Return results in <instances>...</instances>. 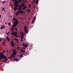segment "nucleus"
<instances>
[{
    "label": "nucleus",
    "mask_w": 73,
    "mask_h": 73,
    "mask_svg": "<svg viewBox=\"0 0 73 73\" xmlns=\"http://www.w3.org/2000/svg\"><path fill=\"white\" fill-rule=\"evenodd\" d=\"M1 15H0V18H1Z\"/></svg>",
    "instance_id": "49530a36"
},
{
    "label": "nucleus",
    "mask_w": 73,
    "mask_h": 73,
    "mask_svg": "<svg viewBox=\"0 0 73 73\" xmlns=\"http://www.w3.org/2000/svg\"><path fill=\"white\" fill-rule=\"evenodd\" d=\"M25 32L26 33H28V29H26V30H25Z\"/></svg>",
    "instance_id": "4468645a"
},
{
    "label": "nucleus",
    "mask_w": 73,
    "mask_h": 73,
    "mask_svg": "<svg viewBox=\"0 0 73 73\" xmlns=\"http://www.w3.org/2000/svg\"><path fill=\"white\" fill-rule=\"evenodd\" d=\"M7 40H8V41H10V39H9V38H8Z\"/></svg>",
    "instance_id": "cd10ccee"
},
{
    "label": "nucleus",
    "mask_w": 73,
    "mask_h": 73,
    "mask_svg": "<svg viewBox=\"0 0 73 73\" xmlns=\"http://www.w3.org/2000/svg\"><path fill=\"white\" fill-rule=\"evenodd\" d=\"M20 5L21 6V7H24L25 6L24 3H22V4Z\"/></svg>",
    "instance_id": "f8f14e48"
},
{
    "label": "nucleus",
    "mask_w": 73,
    "mask_h": 73,
    "mask_svg": "<svg viewBox=\"0 0 73 73\" xmlns=\"http://www.w3.org/2000/svg\"><path fill=\"white\" fill-rule=\"evenodd\" d=\"M33 2L34 3H35V0H33Z\"/></svg>",
    "instance_id": "ea45409f"
},
{
    "label": "nucleus",
    "mask_w": 73,
    "mask_h": 73,
    "mask_svg": "<svg viewBox=\"0 0 73 73\" xmlns=\"http://www.w3.org/2000/svg\"><path fill=\"white\" fill-rule=\"evenodd\" d=\"M20 1L19 0L18 1H17V0L13 3V4H15V5H18V4H19V3H20Z\"/></svg>",
    "instance_id": "39448f33"
},
{
    "label": "nucleus",
    "mask_w": 73,
    "mask_h": 73,
    "mask_svg": "<svg viewBox=\"0 0 73 73\" xmlns=\"http://www.w3.org/2000/svg\"><path fill=\"white\" fill-rule=\"evenodd\" d=\"M11 32H13V31L12 30V29H11Z\"/></svg>",
    "instance_id": "f704fd0d"
},
{
    "label": "nucleus",
    "mask_w": 73,
    "mask_h": 73,
    "mask_svg": "<svg viewBox=\"0 0 73 73\" xmlns=\"http://www.w3.org/2000/svg\"><path fill=\"white\" fill-rule=\"evenodd\" d=\"M20 1V2H21V1H22V0H19Z\"/></svg>",
    "instance_id": "a19ab883"
},
{
    "label": "nucleus",
    "mask_w": 73,
    "mask_h": 73,
    "mask_svg": "<svg viewBox=\"0 0 73 73\" xmlns=\"http://www.w3.org/2000/svg\"><path fill=\"white\" fill-rule=\"evenodd\" d=\"M36 16H35L33 18V21L34 20H36Z\"/></svg>",
    "instance_id": "412c9836"
},
{
    "label": "nucleus",
    "mask_w": 73,
    "mask_h": 73,
    "mask_svg": "<svg viewBox=\"0 0 73 73\" xmlns=\"http://www.w3.org/2000/svg\"><path fill=\"white\" fill-rule=\"evenodd\" d=\"M19 7L18 9V11H21L22 10V7L21 6H20V5H18Z\"/></svg>",
    "instance_id": "423d86ee"
},
{
    "label": "nucleus",
    "mask_w": 73,
    "mask_h": 73,
    "mask_svg": "<svg viewBox=\"0 0 73 73\" xmlns=\"http://www.w3.org/2000/svg\"><path fill=\"white\" fill-rule=\"evenodd\" d=\"M23 46H24L26 48H27V46H28V44L26 43L25 44V43H23Z\"/></svg>",
    "instance_id": "1a4fd4ad"
},
{
    "label": "nucleus",
    "mask_w": 73,
    "mask_h": 73,
    "mask_svg": "<svg viewBox=\"0 0 73 73\" xmlns=\"http://www.w3.org/2000/svg\"><path fill=\"white\" fill-rule=\"evenodd\" d=\"M21 36H22V37L23 38V37H24V34H22Z\"/></svg>",
    "instance_id": "5701e85b"
},
{
    "label": "nucleus",
    "mask_w": 73,
    "mask_h": 73,
    "mask_svg": "<svg viewBox=\"0 0 73 73\" xmlns=\"http://www.w3.org/2000/svg\"><path fill=\"white\" fill-rule=\"evenodd\" d=\"M27 11L29 12H31V10L30 9H28Z\"/></svg>",
    "instance_id": "b1692460"
},
{
    "label": "nucleus",
    "mask_w": 73,
    "mask_h": 73,
    "mask_svg": "<svg viewBox=\"0 0 73 73\" xmlns=\"http://www.w3.org/2000/svg\"><path fill=\"white\" fill-rule=\"evenodd\" d=\"M16 31H18V30L17 29L16 30Z\"/></svg>",
    "instance_id": "09e8293b"
},
{
    "label": "nucleus",
    "mask_w": 73,
    "mask_h": 73,
    "mask_svg": "<svg viewBox=\"0 0 73 73\" xmlns=\"http://www.w3.org/2000/svg\"><path fill=\"white\" fill-rule=\"evenodd\" d=\"M23 32H21V35H23Z\"/></svg>",
    "instance_id": "2f4dec72"
},
{
    "label": "nucleus",
    "mask_w": 73,
    "mask_h": 73,
    "mask_svg": "<svg viewBox=\"0 0 73 73\" xmlns=\"http://www.w3.org/2000/svg\"><path fill=\"white\" fill-rule=\"evenodd\" d=\"M8 25H9V26H10V25H11V23L10 22H8Z\"/></svg>",
    "instance_id": "a211bd4d"
},
{
    "label": "nucleus",
    "mask_w": 73,
    "mask_h": 73,
    "mask_svg": "<svg viewBox=\"0 0 73 73\" xmlns=\"http://www.w3.org/2000/svg\"><path fill=\"white\" fill-rule=\"evenodd\" d=\"M21 51L22 53H24L25 52V51H24L23 50H21Z\"/></svg>",
    "instance_id": "2eb2a0df"
},
{
    "label": "nucleus",
    "mask_w": 73,
    "mask_h": 73,
    "mask_svg": "<svg viewBox=\"0 0 73 73\" xmlns=\"http://www.w3.org/2000/svg\"><path fill=\"white\" fill-rule=\"evenodd\" d=\"M5 59V60H3V62H5L7 61V56H5L3 52L0 53V60Z\"/></svg>",
    "instance_id": "f257e3e1"
},
{
    "label": "nucleus",
    "mask_w": 73,
    "mask_h": 73,
    "mask_svg": "<svg viewBox=\"0 0 73 73\" xmlns=\"http://www.w3.org/2000/svg\"><path fill=\"white\" fill-rule=\"evenodd\" d=\"M4 28H5V26L4 25L2 26L0 28L1 29H4Z\"/></svg>",
    "instance_id": "9b49d317"
},
{
    "label": "nucleus",
    "mask_w": 73,
    "mask_h": 73,
    "mask_svg": "<svg viewBox=\"0 0 73 73\" xmlns=\"http://www.w3.org/2000/svg\"><path fill=\"white\" fill-rule=\"evenodd\" d=\"M8 38H9V37L8 36H7L6 37V39H7H7H8Z\"/></svg>",
    "instance_id": "7c9ffc66"
},
{
    "label": "nucleus",
    "mask_w": 73,
    "mask_h": 73,
    "mask_svg": "<svg viewBox=\"0 0 73 73\" xmlns=\"http://www.w3.org/2000/svg\"><path fill=\"white\" fill-rule=\"evenodd\" d=\"M5 24H7V23L5 22Z\"/></svg>",
    "instance_id": "de8ad7c7"
},
{
    "label": "nucleus",
    "mask_w": 73,
    "mask_h": 73,
    "mask_svg": "<svg viewBox=\"0 0 73 73\" xmlns=\"http://www.w3.org/2000/svg\"><path fill=\"white\" fill-rule=\"evenodd\" d=\"M6 34H7V35H9V34L8 33H6Z\"/></svg>",
    "instance_id": "c9c22d12"
},
{
    "label": "nucleus",
    "mask_w": 73,
    "mask_h": 73,
    "mask_svg": "<svg viewBox=\"0 0 73 73\" xmlns=\"http://www.w3.org/2000/svg\"><path fill=\"white\" fill-rule=\"evenodd\" d=\"M5 1H3V2H2V3L3 4H4V3H5Z\"/></svg>",
    "instance_id": "473e14b6"
},
{
    "label": "nucleus",
    "mask_w": 73,
    "mask_h": 73,
    "mask_svg": "<svg viewBox=\"0 0 73 73\" xmlns=\"http://www.w3.org/2000/svg\"><path fill=\"white\" fill-rule=\"evenodd\" d=\"M27 8V6H26V5L24 6V7L23 8V10H25V9H26Z\"/></svg>",
    "instance_id": "ddd939ff"
},
{
    "label": "nucleus",
    "mask_w": 73,
    "mask_h": 73,
    "mask_svg": "<svg viewBox=\"0 0 73 73\" xmlns=\"http://www.w3.org/2000/svg\"><path fill=\"white\" fill-rule=\"evenodd\" d=\"M3 44H5V43L4 42H2Z\"/></svg>",
    "instance_id": "4c0bfd02"
},
{
    "label": "nucleus",
    "mask_w": 73,
    "mask_h": 73,
    "mask_svg": "<svg viewBox=\"0 0 73 73\" xmlns=\"http://www.w3.org/2000/svg\"><path fill=\"white\" fill-rule=\"evenodd\" d=\"M8 33H9V34L11 33V32H8Z\"/></svg>",
    "instance_id": "37998d69"
},
{
    "label": "nucleus",
    "mask_w": 73,
    "mask_h": 73,
    "mask_svg": "<svg viewBox=\"0 0 73 73\" xmlns=\"http://www.w3.org/2000/svg\"><path fill=\"white\" fill-rule=\"evenodd\" d=\"M5 9V7L3 8L2 9V10L1 11H3V10H4V9Z\"/></svg>",
    "instance_id": "393cba45"
},
{
    "label": "nucleus",
    "mask_w": 73,
    "mask_h": 73,
    "mask_svg": "<svg viewBox=\"0 0 73 73\" xmlns=\"http://www.w3.org/2000/svg\"><path fill=\"white\" fill-rule=\"evenodd\" d=\"M14 40H16V41H18V39L17 38H15L14 39Z\"/></svg>",
    "instance_id": "c756f323"
},
{
    "label": "nucleus",
    "mask_w": 73,
    "mask_h": 73,
    "mask_svg": "<svg viewBox=\"0 0 73 73\" xmlns=\"http://www.w3.org/2000/svg\"><path fill=\"white\" fill-rule=\"evenodd\" d=\"M21 40L22 41H23V38H21Z\"/></svg>",
    "instance_id": "e433bc0d"
},
{
    "label": "nucleus",
    "mask_w": 73,
    "mask_h": 73,
    "mask_svg": "<svg viewBox=\"0 0 73 73\" xmlns=\"http://www.w3.org/2000/svg\"><path fill=\"white\" fill-rule=\"evenodd\" d=\"M3 41H4L5 42H6V39H3Z\"/></svg>",
    "instance_id": "a878e982"
},
{
    "label": "nucleus",
    "mask_w": 73,
    "mask_h": 73,
    "mask_svg": "<svg viewBox=\"0 0 73 73\" xmlns=\"http://www.w3.org/2000/svg\"><path fill=\"white\" fill-rule=\"evenodd\" d=\"M31 4H34V2L33 1H32L31 2Z\"/></svg>",
    "instance_id": "72a5a7b5"
},
{
    "label": "nucleus",
    "mask_w": 73,
    "mask_h": 73,
    "mask_svg": "<svg viewBox=\"0 0 73 73\" xmlns=\"http://www.w3.org/2000/svg\"><path fill=\"white\" fill-rule=\"evenodd\" d=\"M36 4H38V0H36Z\"/></svg>",
    "instance_id": "c85d7f7f"
},
{
    "label": "nucleus",
    "mask_w": 73,
    "mask_h": 73,
    "mask_svg": "<svg viewBox=\"0 0 73 73\" xmlns=\"http://www.w3.org/2000/svg\"><path fill=\"white\" fill-rule=\"evenodd\" d=\"M17 32L15 31V32H12L11 33V35H13L14 36H15L16 37H18V36L17 35Z\"/></svg>",
    "instance_id": "7ed1b4c3"
},
{
    "label": "nucleus",
    "mask_w": 73,
    "mask_h": 73,
    "mask_svg": "<svg viewBox=\"0 0 73 73\" xmlns=\"http://www.w3.org/2000/svg\"><path fill=\"white\" fill-rule=\"evenodd\" d=\"M23 54H22V55H21L19 56V57H21V58H23Z\"/></svg>",
    "instance_id": "aec40b11"
},
{
    "label": "nucleus",
    "mask_w": 73,
    "mask_h": 73,
    "mask_svg": "<svg viewBox=\"0 0 73 73\" xmlns=\"http://www.w3.org/2000/svg\"><path fill=\"white\" fill-rule=\"evenodd\" d=\"M13 54L14 55H16V52L15 51L13 52Z\"/></svg>",
    "instance_id": "f3484780"
},
{
    "label": "nucleus",
    "mask_w": 73,
    "mask_h": 73,
    "mask_svg": "<svg viewBox=\"0 0 73 73\" xmlns=\"http://www.w3.org/2000/svg\"><path fill=\"white\" fill-rule=\"evenodd\" d=\"M24 13V11H18L16 13V16H17L19 13L21 14V13Z\"/></svg>",
    "instance_id": "20e7f679"
},
{
    "label": "nucleus",
    "mask_w": 73,
    "mask_h": 73,
    "mask_svg": "<svg viewBox=\"0 0 73 73\" xmlns=\"http://www.w3.org/2000/svg\"><path fill=\"white\" fill-rule=\"evenodd\" d=\"M29 8H31V5L29 4Z\"/></svg>",
    "instance_id": "bb28decb"
},
{
    "label": "nucleus",
    "mask_w": 73,
    "mask_h": 73,
    "mask_svg": "<svg viewBox=\"0 0 73 73\" xmlns=\"http://www.w3.org/2000/svg\"><path fill=\"white\" fill-rule=\"evenodd\" d=\"M27 26H25L24 28V30H26V29H27Z\"/></svg>",
    "instance_id": "4be33fe9"
},
{
    "label": "nucleus",
    "mask_w": 73,
    "mask_h": 73,
    "mask_svg": "<svg viewBox=\"0 0 73 73\" xmlns=\"http://www.w3.org/2000/svg\"><path fill=\"white\" fill-rule=\"evenodd\" d=\"M16 0H11V1L12 2H13V4L14 3V2L16 1Z\"/></svg>",
    "instance_id": "dca6fc26"
},
{
    "label": "nucleus",
    "mask_w": 73,
    "mask_h": 73,
    "mask_svg": "<svg viewBox=\"0 0 73 73\" xmlns=\"http://www.w3.org/2000/svg\"><path fill=\"white\" fill-rule=\"evenodd\" d=\"M33 21H32V24H33Z\"/></svg>",
    "instance_id": "a18cd8bd"
},
{
    "label": "nucleus",
    "mask_w": 73,
    "mask_h": 73,
    "mask_svg": "<svg viewBox=\"0 0 73 73\" xmlns=\"http://www.w3.org/2000/svg\"><path fill=\"white\" fill-rule=\"evenodd\" d=\"M11 44L12 46H15V44L13 43V41H12L11 42Z\"/></svg>",
    "instance_id": "6e6552de"
},
{
    "label": "nucleus",
    "mask_w": 73,
    "mask_h": 73,
    "mask_svg": "<svg viewBox=\"0 0 73 73\" xmlns=\"http://www.w3.org/2000/svg\"><path fill=\"white\" fill-rule=\"evenodd\" d=\"M17 29V28H16L15 29V30H16Z\"/></svg>",
    "instance_id": "c03bdc74"
},
{
    "label": "nucleus",
    "mask_w": 73,
    "mask_h": 73,
    "mask_svg": "<svg viewBox=\"0 0 73 73\" xmlns=\"http://www.w3.org/2000/svg\"><path fill=\"white\" fill-rule=\"evenodd\" d=\"M11 29L13 30H14V28H12Z\"/></svg>",
    "instance_id": "58836bf2"
},
{
    "label": "nucleus",
    "mask_w": 73,
    "mask_h": 73,
    "mask_svg": "<svg viewBox=\"0 0 73 73\" xmlns=\"http://www.w3.org/2000/svg\"><path fill=\"white\" fill-rule=\"evenodd\" d=\"M19 59H18L17 58H15L14 60H13V61H19Z\"/></svg>",
    "instance_id": "9d476101"
},
{
    "label": "nucleus",
    "mask_w": 73,
    "mask_h": 73,
    "mask_svg": "<svg viewBox=\"0 0 73 73\" xmlns=\"http://www.w3.org/2000/svg\"><path fill=\"white\" fill-rule=\"evenodd\" d=\"M11 56L12 57H15V56L13 55V54H11Z\"/></svg>",
    "instance_id": "6ab92c4d"
},
{
    "label": "nucleus",
    "mask_w": 73,
    "mask_h": 73,
    "mask_svg": "<svg viewBox=\"0 0 73 73\" xmlns=\"http://www.w3.org/2000/svg\"><path fill=\"white\" fill-rule=\"evenodd\" d=\"M14 5L15 7H14L13 9L15 11H16L17 10V7H18V5H15V4H14Z\"/></svg>",
    "instance_id": "0eeeda50"
},
{
    "label": "nucleus",
    "mask_w": 73,
    "mask_h": 73,
    "mask_svg": "<svg viewBox=\"0 0 73 73\" xmlns=\"http://www.w3.org/2000/svg\"><path fill=\"white\" fill-rule=\"evenodd\" d=\"M13 20L14 22H13V27L15 28V27L17 26V24H19V21H17V19L15 18H14Z\"/></svg>",
    "instance_id": "f03ea898"
},
{
    "label": "nucleus",
    "mask_w": 73,
    "mask_h": 73,
    "mask_svg": "<svg viewBox=\"0 0 73 73\" xmlns=\"http://www.w3.org/2000/svg\"><path fill=\"white\" fill-rule=\"evenodd\" d=\"M2 40H3V39H1L0 40V41H2Z\"/></svg>",
    "instance_id": "79ce46f5"
}]
</instances>
